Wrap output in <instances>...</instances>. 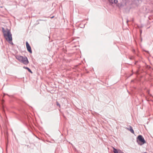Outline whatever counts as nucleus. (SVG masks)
I'll return each mask as SVG.
<instances>
[{
	"label": "nucleus",
	"mask_w": 153,
	"mask_h": 153,
	"mask_svg": "<svg viewBox=\"0 0 153 153\" xmlns=\"http://www.w3.org/2000/svg\"><path fill=\"white\" fill-rule=\"evenodd\" d=\"M2 29L4 37L7 41H8L10 44L13 45V43L12 42V34L10 30L7 29L5 30L3 27H2Z\"/></svg>",
	"instance_id": "1"
},
{
	"label": "nucleus",
	"mask_w": 153,
	"mask_h": 153,
	"mask_svg": "<svg viewBox=\"0 0 153 153\" xmlns=\"http://www.w3.org/2000/svg\"><path fill=\"white\" fill-rule=\"evenodd\" d=\"M16 58L19 61L25 65H27L29 63L26 57H23L22 56L17 55L16 56Z\"/></svg>",
	"instance_id": "2"
},
{
	"label": "nucleus",
	"mask_w": 153,
	"mask_h": 153,
	"mask_svg": "<svg viewBox=\"0 0 153 153\" xmlns=\"http://www.w3.org/2000/svg\"><path fill=\"white\" fill-rule=\"evenodd\" d=\"M138 140L142 143L140 145L144 144L146 143L145 140H144L143 137L141 135H139L137 137Z\"/></svg>",
	"instance_id": "3"
},
{
	"label": "nucleus",
	"mask_w": 153,
	"mask_h": 153,
	"mask_svg": "<svg viewBox=\"0 0 153 153\" xmlns=\"http://www.w3.org/2000/svg\"><path fill=\"white\" fill-rule=\"evenodd\" d=\"M26 46L27 51L31 53H32V51L31 49V47L29 45L28 42H27L26 43Z\"/></svg>",
	"instance_id": "4"
},
{
	"label": "nucleus",
	"mask_w": 153,
	"mask_h": 153,
	"mask_svg": "<svg viewBox=\"0 0 153 153\" xmlns=\"http://www.w3.org/2000/svg\"><path fill=\"white\" fill-rule=\"evenodd\" d=\"M113 151L114 153H121L122 152V151L120 149L117 150L114 147H113Z\"/></svg>",
	"instance_id": "5"
},
{
	"label": "nucleus",
	"mask_w": 153,
	"mask_h": 153,
	"mask_svg": "<svg viewBox=\"0 0 153 153\" xmlns=\"http://www.w3.org/2000/svg\"><path fill=\"white\" fill-rule=\"evenodd\" d=\"M126 129L128 131H129L131 133L133 134H134V131L133 130L132 127L131 126H129V128L126 127Z\"/></svg>",
	"instance_id": "6"
},
{
	"label": "nucleus",
	"mask_w": 153,
	"mask_h": 153,
	"mask_svg": "<svg viewBox=\"0 0 153 153\" xmlns=\"http://www.w3.org/2000/svg\"><path fill=\"white\" fill-rule=\"evenodd\" d=\"M108 1L110 3L112 4H116L118 2L117 0H108Z\"/></svg>",
	"instance_id": "7"
},
{
	"label": "nucleus",
	"mask_w": 153,
	"mask_h": 153,
	"mask_svg": "<svg viewBox=\"0 0 153 153\" xmlns=\"http://www.w3.org/2000/svg\"><path fill=\"white\" fill-rule=\"evenodd\" d=\"M23 68H24L27 69V70L28 71H29V72H30L31 73H32V71H31V70L28 68L27 67H26L24 66V67H23Z\"/></svg>",
	"instance_id": "8"
},
{
	"label": "nucleus",
	"mask_w": 153,
	"mask_h": 153,
	"mask_svg": "<svg viewBox=\"0 0 153 153\" xmlns=\"http://www.w3.org/2000/svg\"><path fill=\"white\" fill-rule=\"evenodd\" d=\"M56 105L57 106L60 107V105L58 103V102H56Z\"/></svg>",
	"instance_id": "9"
},
{
	"label": "nucleus",
	"mask_w": 153,
	"mask_h": 153,
	"mask_svg": "<svg viewBox=\"0 0 153 153\" xmlns=\"http://www.w3.org/2000/svg\"><path fill=\"white\" fill-rule=\"evenodd\" d=\"M140 34H141L142 32V30H140Z\"/></svg>",
	"instance_id": "10"
},
{
	"label": "nucleus",
	"mask_w": 153,
	"mask_h": 153,
	"mask_svg": "<svg viewBox=\"0 0 153 153\" xmlns=\"http://www.w3.org/2000/svg\"><path fill=\"white\" fill-rule=\"evenodd\" d=\"M121 153H124L122 151V152Z\"/></svg>",
	"instance_id": "11"
},
{
	"label": "nucleus",
	"mask_w": 153,
	"mask_h": 153,
	"mask_svg": "<svg viewBox=\"0 0 153 153\" xmlns=\"http://www.w3.org/2000/svg\"><path fill=\"white\" fill-rule=\"evenodd\" d=\"M53 16L52 17H51V18H53Z\"/></svg>",
	"instance_id": "12"
},
{
	"label": "nucleus",
	"mask_w": 153,
	"mask_h": 153,
	"mask_svg": "<svg viewBox=\"0 0 153 153\" xmlns=\"http://www.w3.org/2000/svg\"><path fill=\"white\" fill-rule=\"evenodd\" d=\"M146 153V152H145V153Z\"/></svg>",
	"instance_id": "13"
}]
</instances>
